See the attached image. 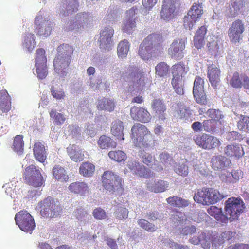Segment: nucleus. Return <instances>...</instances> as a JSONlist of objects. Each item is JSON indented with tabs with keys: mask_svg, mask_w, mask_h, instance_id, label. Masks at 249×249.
<instances>
[{
	"mask_svg": "<svg viewBox=\"0 0 249 249\" xmlns=\"http://www.w3.org/2000/svg\"><path fill=\"white\" fill-rule=\"evenodd\" d=\"M57 52L53 61L54 70L60 77H64L67 73V68L71 60L73 49L71 46L63 44L58 47Z\"/></svg>",
	"mask_w": 249,
	"mask_h": 249,
	"instance_id": "obj_1",
	"label": "nucleus"
},
{
	"mask_svg": "<svg viewBox=\"0 0 249 249\" xmlns=\"http://www.w3.org/2000/svg\"><path fill=\"white\" fill-rule=\"evenodd\" d=\"M160 43V38L159 35L152 34L149 35L140 44L139 55L144 60L155 56L162 50Z\"/></svg>",
	"mask_w": 249,
	"mask_h": 249,
	"instance_id": "obj_2",
	"label": "nucleus"
},
{
	"mask_svg": "<svg viewBox=\"0 0 249 249\" xmlns=\"http://www.w3.org/2000/svg\"><path fill=\"white\" fill-rule=\"evenodd\" d=\"M131 137L135 146L148 148L153 145V138L148 129L143 124H134L131 130Z\"/></svg>",
	"mask_w": 249,
	"mask_h": 249,
	"instance_id": "obj_3",
	"label": "nucleus"
},
{
	"mask_svg": "<svg viewBox=\"0 0 249 249\" xmlns=\"http://www.w3.org/2000/svg\"><path fill=\"white\" fill-rule=\"evenodd\" d=\"M92 18V15L89 12H79L71 21L66 23L63 28L66 31L72 30L77 32L81 31L90 24Z\"/></svg>",
	"mask_w": 249,
	"mask_h": 249,
	"instance_id": "obj_4",
	"label": "nucleus"
},
{
	"mask_svg": "<svg viewBox=\"0 0 249 249\" xmlns=\"http://www.w3.org/2000/svg\"><path fill=\"white\" fill-rule=\"evenodd\" d=\"M188 70L189 68L181 63L173 66V79L171 83L175 91L178 94L181 95L184 93L182 78Z\"/></svg>",
	"mask_w": 249,
	"mask_h": 249,
	"instance_id": "obj_5",
	"label": "nucleus"
},
{
	"mask_svg": "<svg viewBox=\"0 0 249 249\" xmlns=\"http://www.w3.org/2000/svg\"><path fill=\"white\" fill-rule=\"evenodd\" d=\"M245 208L243 200L239 198L231 197L225 202V217L232 221L237 219Z\"/></svg>",
	"mask_w": 249,
	"mask_h": 249,
	"instance_id": "obj_6",
	"label": "nucleus"
},
{
	"mask_svg": "<svg viewBox=\"0 0 249 249\" xmlns=\"http://www.w3.org/2000/svg\"><path fill=\"white\" fill-rule=\"evenodd\" d=\"M40 213L42 216L53 218L59 216L62 211L61 206L58 202L51 197H48L38 204Z\"/></svg>",
	"mask_w": 249,
	"mask_h": 249,
	"instance_id": "obj_7",
	"label": "nucleus"
},
{
	"mask_svg": "<svg viewBox=\"0 0 249 249\" xmlns=\"http://www.w3.org/2000/svg\"><path fill=\"white\" fill-rule=\"evenodd\" d=\"M194 200L203 205L214 204L221 199L219 193L213 188L198 190L194 196Z\"/></svg>",
	"mask_w": 249,
	"mask_h": 249,
	"instance_id": "obj_8",
	"label": "nucleus"
},
{
	"mask_svg": "<svg viewBox=\"0 0 249 249\" xmlns=\"http://www.w3.org/2000/svg\"><path fill=\"white\" fill-rule=\"evenodd\" d=\"M203 13L202 3H194L183 18L184 26L186 29H192L194 23L199 20Z\"/></svg>",
	"mask_w": 249,
	"mask_h": 249,
	"instance_id": "obj_9",
	"label": "nucleus"
},
{
	"mask_svg": "<svg viewBox=\"0 0 249 249\" xmlns=\"http://www.w3.org/2000/svg\"><path fill=\"white\" fill-rule=\"evenodd\" d=\"M16 223L22 231L31 233L35 227L34 219L26 211H21L15 217Z\"/></svg>",
	"mask_w": 249,
	"mask_h": 249,
	"instance_id": "obj_10",
	"label": "nucleus"
},
{
	"mask_svg": "<svg viewBox=\"0 0 249 249\" xmlns=\"http://www.w3.org/2000/svg\"><path fill=\"white\" fill-rule=\"evenodd\" d=\"M128 71L129 73L128 80L129 86L138 90L142 89L145 84L143 72L135 66L129 67Z\"/></svg>",
	"mask_w": 249,
	"mask_h": 249,
	"instance_id": "obj_11",
	"label": "nucleus"
},
{
	"mask_svg": "<svg viewBox=\"0 0 249 249\" xmlns=\"http://www.w3.org/2000/svg\"><path fill=\"white\" fill-rule=\"evenodd\" d=\"M24 178L28 184L34 187H39L43 184V178L40 172L34 165H31L26 168Z\"/></svg>",
	"mask_w": 249,
	"mask_h": 249,
	"instance_id": "obj_12",
	"label": "nucleus"
},
{
	"mask_svg": "<svg viewBox=\"0 0 249 249\" xmlns=\"http://www.w3.org/2000/svg\"><path fill=\"white\" fill-rule=\"evenodd\" d=\"M193 139L197 145L204 149H214L220 144L216 137L207 134H203L202 136L196 135L193 137Z\"/></svg>",
	"mask_w": 249,
	"mask_h": 249,
	"instance_id": "obj_13",
	"label": "nucleus"
},
{
	"mask_svg": "<svg viewBox=\"0 0 249 249\" xmlns=\"http://www.w3.org/2000/svg\"><path fill=\"white\" fill-rule=\"evenodd\" d=\"M138 11V9L134 7L127 11L122 25V30L123 32L131 34L134 32L136 28V19L137 18Z\"/></svg>",
	"mask_w": 249,
	"mask_h": 249,
	"instance_id": "obj_14",
	"label": "nucleus"
},
{
	"mask_svg": "<svg viewBox=\"0 0 249 249\" xmlns=\"http://www.w3.org/2000/svg\"><path fill=\"white\" fill-rule=\"evenodd\" d=\"M102 182L104 188L109 192L121 188V179L110 171L104 172L102 176Z\"/></svg>",
	"mask_w": 249,
	"mask_h": 249,
	"instance_id": "obj_15",
	"label": "nucleus"
},
{
	"mask_svg": "<svg viewBox=\"0 0 249 249\" xmlns=\"http://www.w3.org/2000/svg\"><path fill=\"white\" fill-rule=\"evenodd\" d=\"M249 7V0H235L231 1L225 10V15L229 18L235 17Z\"/></svg>",
	"mask_w": 249,
	"mask_h": 249,
	"instance_id": "obj_16",
	"label": "nucleus"
},
{
	"mask_svg": "<svg viewBox=\"0 0 249 249\" xmlns=\"http://www.w3.org/2000/svg\"><path fill=\"white\" fill-rule=\"evenodd\" d=\"M244 30L245 25L242 20L238 19L234 21L228 30L230 40L233 43L239 42L242 39Z\"/></svg>",
	"mask_w": 249,
	"mask_h": 249,
	"instance_id": "obj_17",
	"label": "nucleus"
},
{
	"mask_svg": "<svg viewBox=\"0 0 249 249\" xmlns=\"http://www.w3.org/2000/svg\"><path fill=\"white\" fill-rule=\"evenodd\" d=\"M114 29L111 27H106L100 33V48L105 51L111 49L113 46L112 36L114 35Z\"/></svg>",
	"mask_w": 249,
	"mask_h": 249,
	"instance_id": "obj_18",
	"label": "nucleus"
},
{
	"mask_svg": "<svg viewBox=\"0 0 249 249\" xmlns=\"http://www.w3.org/2000/svg\"><path fill=\"white\" fill-rule=\"evenodd\" d=\"M204 80L196 76L194 82L193 94L196 102L201 105H206L207 99L204 91Z\"/></svg>",
	"mask_w": 249,
	"mask_h": 249,
	"instance_id": "obj_19",
	"label": "nucleus"
},
{
	"mask_svg": "<svg viewBox=\"0 0 249 249\" xmlns=\"http://www.w3.org/2000/svg\"><path fill=\"white\" fill-rule=\"evenodd\" d=\"M186 38H178L171 44L168 49V54L172 58L181 59L184 56Z\"/></svg>",
	"mask_w": 249,
	"mask_h": 249,
	"instance_id": "obj_20",
	"label": "nucleus"
},
{
	"mask_svg": "<svg viewBox=\"0 0 249 249\" xmlns=\"http://www.w3.org/2000/svg\"><path fill=\"white\" fill-rule=\"evenodd\" d=\"M35 23L36 26L37 33L39 36L46 37L50 35L53 27V23L50 21L38 15L36 17Z\"/></svg>",
	"mask_w": 249,
	"mask_h": 249,
	"instance_id": "obj_21",
	"label": "nucleus"
},
{
	"mask_svg": "<svg viewBox=\"0 0 249 249\" xmlns=\"http://www.w3.org/2000/svg\"><path fill=\"white\" fill-rule=\"evenodd\" d=\"M130 115L133 120L144 123L149 122L151 119L150 114L146 109L135 106L131 107Z\"/></svg>",
	"mask_w": 249,
	"mask_h": 249,
	"instance_id": "obj_22",
	"label": "nucleus"
},
{
	"mask_svg": "<svg viewBox=\"0 0 249 249\" xmlns=\"http://www.w3.org/2000/svg\"><path fill=\"white\" fill-rule=\"evenodd\" d=\"M169 187V183L161 179H149L146 181L147 189L153 192L161 193Z\"/></svg>",
	"mask_w": 249,
	"mask_h": 249,
	"instance_id": "obj_23",
	"label": "nucleus"
},
{
	"mask_svg": "<svg viewBox=\"0 0 249 249\" xmlns=\"http://www.w3.org/2000/svg\"><path fill=\"white\" fill-rule=\"evenodd\" d=\"M176 0H163L160 15L164 20H170L174 17Z\"/></svg>",
	"mask_w": 249,
	"mask_h": 249,
	"instance_id": "obj_24",
	"label": "nucleus"
},
{
	"mask_svg": "<svg viewBox=\"0 0 249 249\" xmlns=\"http://www.w3.org/2000/svg\"><path fill=\"white\" fill-rule=\"evenodd\" d=\"M78 0H65L59 10V15L62 17H66L71 15L78 10Z\"/></svg>",
	"mask_w": 249,
	"mask_h": 249,
	"instance_id": "obj_25",
	"label": "nucleus"
},
{
	"mask_svg": "<svg viewBox=\"0 0 249 249\" xmlns=\"http://www.w3.org/2000/svg\"><path fill=\"white\" fill-rule=\"evenodd\" d=\"M190 242L194 245L200 244L204 249H210L212 242L211 234L202 232L198 237L194 236L190 239Z\"/></svg>",
	"mask_w": 249,
	"mask_h": 249,
	"instance_id": "obj_26",
	"label": "nucleus"
},
{
	"mask_svg": "<svg viewBox=\"0 0 249 249\" xmlns=\"http://www.w3.org/2000/svg\"><path fill=\"white\" fill-rule=\"evenodd\" d=\"M220 72L219 69L215 65L212 64L208 67V77L212 86L214 89L217 88L219 84Z\"/></svg>",
	"mask_w": 249,
	"mask_h": 249,
	"instance_id": "obj_27",
	"label": "nucleus"
},
{
	"mask_svg": "<svg viewBox=\"0 0 249 249\" xmlns=\"http://www.w3.org/2000/svg\"><path fill=\"white\" fill-rule=\"evenodd\" d=\"M128 167L133 174L139 176L146 178L150 176L149 170L146 169L143 165L141 164L135 160L129 161Z\"/></svg>",
	"mask_w": 249,
	"mask_h": 249,
	"instance_id": "obj_28",
	"label": "nucleus"
},
{
	"mask_svg": "<svg viewBox=\"0 0 249 249\" xmlns=\"http://www.w3.org/2000/svg\"><path fill=\"white\" fill-rule=\"evenodd\" d=\"M140 158L143 163L152 168L157 171L163 170V167L161 165H157L155 158L151 154L146 152L144 150H141L138 154Z\"/></svg>",
	"mask_w": 249,
	"mask_h": 249,
	"instance_id": "obj_29",
	"label": "nucleus"
},
{
	"mask_svg": "<svg viewBox=\"0 0 249 249\" xmlns=\"http://www.w3.org/2000/svg\"><path fill=\"white\" fill-rule=\"evenodd\" d=\"M69 190L76 194H80V196H84L89 192V187L84 182L77 181L71 183L69 186Z\"/></svg>",
	"mask_w": 249,
	"mask_h": 249,
	"instance_id": "obj_30",
	"label": "nucleus"
},
{
	"mask_svg": "<svg viewBox=\"0 0 249 249\" xmlns=\"http://www.w3.org/2000/svg\"><path fill=\"white\" fill-rule=\"evenodd\" d=\"M225 154L229 157L239 158L244 154L243 147L239 144L228 145L224 150Z\"/></svg>",
	"mask_w": 249,
	"mask_h": 249,
	"instance_id": "obj_31",
	"label": "nucleus"
},
{
	"mask_svg": "<svg viewBox=\"0 0 249 249\" xmlns=\"http://www.w3.org/2000/svg\"><path fill=\"white\" fill-rule=\"evenodd\" d=\"M211 163L212 167L214 170H218L228 166L230 163V161L223 156L217 155L212 158Z\"/></svg>",
	"mask_w": 249,
	"mask_h": 249,
	"instance_id": "obj_32",
	"label": "nucleus"
},
{
	"mask_svg": "<svg viewBox=\"0 0 249 249\" xmlns=\"http://www.w3.org/2000/svg\"><path fill=\"white\" fill-rule=\"evenodd\" d=\"M67 152L70 158L75 162L80 161L84 159V151L75 145L68 147Z\"/></svg>",
	"mask_w": 249,
	"mask_h": 249,
	"instance_id": "obj_33",
	"label": "nucleus"
},
{
	"mask_svg": "<svg viewBox=\"0 0 249 249\" xmlns=\"http://www.w3.org/2000/svg\"><path fill=\"white\" fill-rule=\"evenodd\" d=\"M11 98L6 90L0 91V108L4 112H8L11 108Z\"/></svg>",
	"mask_w": 249,
	"mask_h": 249,
	"instance_id": "obj_34",
	"label": "nucleus"
},
{
	"mask_svg": "<svg viewBox=\"0 0 249 249\" xmlns=\"http://www.w3.org/2000/svg\"><path fill=\"white\" fill-rule=\"evenodd\" d=\"M33 151L36 159L41 162H43L46 158L44 145L39 142H36L34 144Z\"/></svg>",
	"mask_w": 249,
	"mask_h": 249,
	"instance_id": "obj_35",
	"label": "nucleus"
},
{
	"mask_svg": "<svg viewBox=\"0 0 249 249\" xmlns=\"http://www.w3.org/2000/svg\"><path fill=\"white\" fill-rule=\"evenodd\" d=\"M124 125L123 122L119 120H116L112 123L111 126V133L117 137L118 139H124L123 134Z\"/></svg>",
	"mask_w": 249,
	"mask_h": 249,
	"instance_id": "obj_36",
	"label": "nucleus"
},
{
	"mask_svg": "<svg viewBox=\"0 0 249 249\" xmlns=\"http://www.w3.org/2000/svg\"><path fill=\"white\" fill-rule=\"evenodd\" d=\"M235 235V232L231 231H226L221 234L218 239L212 236V245L213 248H216L218 245L224 243L225 241H229L232 239Z\"/></svg>",
	"mask_w": 249,
	"mask_h": 249,
	"instance_id": "obj_37",
	"label": "nucleus"
},
{
	"mask_svg": "<svg viewBox=\"0 0 249 249\" xmlns=\"http://www.w3.org/2000/svg\"><path fill=\"white\" fill-rule=\"evenodd\" d=\"M235 119L238 120L237 126L239 130L249 133V117L234 113Z\"/></svg>",
	"mask_w": 249,
	"mask_h": 249,
	"instance_id": "obj_38",
	"label": "nucleus"
},
{
	"mask_svg": "<svg viewBox=\"0 0 249 249\" xmlns=\"http://www.w3.org/2000/svg\"><path fill=\"white\" fill-rule=\"evenodd\" d=\"M98 146L102 149H106L109 148H114L116 147V142L109 137L106 135H102L100 137L98 142Z\"/></svg>",
	"mask_w": 249,
	"mask_h": 249,
	"instance_id": "obj_39",
	"label": "nucleus"
},
{
	"mask_svg": "<svg viewBox=\"0 0 249 249\" xmlns=\"http://www.w3.org/2000/svg\"><path fill=\"white\" fill-rule=\"evenodd\" d=\"M97 107L99 110L111 112L114 110V103L112 100L108 98L98 99L97 102Z\"/></svg>",
	"mask_w": 249,
	"mask_h": 249,
	"instance_id": "obj_40",
	"label": "nucleus"
},
{
	"mask_svg": "<svg viewBox=\"0 0 249 249\" xmlns=\"http://www.w3.org/2000/svg\"><path fill=\"white\" fill-rule=\"evenodd\" d=\"M73 215L81 223L85 224L91 218V215L89 214L87 211L84 208L80 207L75 210Z\"/></svg>",
	"mask_w": 249,
	"mask_h": 249,
	"instance_id": "obj_41",
	"label": "nucleus"
},
{
	"mask_svg": "<svg viewBox=\"0 0 249 249\" xmlns=\"http://www.w3.org/2000/svg\"><path fill=\"white\" fill-rule=\"evenodd\" d=\"M53 178L61 182L66 181L68 178V176L64 168L59 165L55 166L53 169Z\"/></svg>",
	"mask_w": 249,
	"mask_h": 249,
	"instance_id": "obj_42",
	"label": "nucleus"
},
{
	"mask_svg": "<svg viewBox=\"0 0 249 249\" xmlns=\"http://www.w3.org/2000/svg\"><path fill=\"white\" fill-rule=\"evenodd\" d=\"M95 171V166L89 162L82 163L79 168V172L85 177H89L93 175Z\"/></svg>",
	"mask_w": 249,
	"mask_h": 249,
	"instance_id": "obj_43",
	"label": "nucleus"
},
{
	"mask_svg": "<svg viewBox=\"0 0 249 249\" xmlns=\"http://www.w3.org/2000/svg\"><path fill=\"white\" fill-rule=\"evenodd\" d=\"M130 44L127 40L124 39L121 41L117 47V53L119 57L123 58L126 57L129 51Z\"/></svg>",
	"mask_w": 249,
	"mask_h": 249,
	"instance_id": "obj_44",
	"label": "nucleus"
},
{
	"mask_svg": "<svg viewBox=\"0 0 249 249\" xmlns=\"http://www.w3.org/2000/svg\"><path fill=\"white\" fill-rule=\"evenodd\" d=\"M186 159H182L174 167L175 172L178 174L185 177L188 174V167Z\"/></svg>",
	"mask_w": 249,
	"mask_h": 249,
	"instance_id": "obj_45",
	"label": "nucleus"
},
{
	"mask_svg": "<svg viewBox=\"0 0 249 249\" xmlns=\"http://www.w3.org/2000/svg\"><path fill=\"white\" fill-rule=\"evenodd\" d=\"M24 142L22 135H17L13 141V149L18 155H21L23 151Z\"/></svg>",
	"mask_w": 249,
	"mask_h": 249,
	"instance_id": "obj_46",
	"label": "nucleus"
},
{
	"mask_svg": "<svg viewBox=\"0 0 249 249\" xmlns=\"http://www.w3.org/2000/svg\"><path fill=\"white\" fill-rule=\"evenodd\" d=\"M178 108L176 111L175 116L180 119L189 117L191 114V110L184 105L179 104L177 105Z\"/></svg>",
	"mask_w": 249,
	"mask_h": 249,
	"instance_id": "obj_47",
	"label": "nucleus"
},
{
	"mask_svg": "<svg viewBox=\"0 0 249 249\" xmlns=\"http://www.w3.org/2000/svg\"><path fill=\"white\" fill-rule=\"evenodd\" d=\"M35 45V41L34 34L30 33H27L24 37L23 47L30 51L34 48Z\"/></svg>",
	"mask_w": 249,
	"mask_h": 249,
	"instance_id": "obj_48",
	"label": "nucleus"
},
{
	"mask_svg": "<svg viewBox=\"0 0 249 249\" xmlns=\"http://www.w3.org/2000/svg\"><path fill=\"white\" fill-rule=\"evenodd\" d=\"M172 219L176 226L187 224L188 221L186 216L180 212H177L172 215Z\"/></svg>",
	"mask_w": 249,
	"mask_h": 249,
	"instance_id": "obj_49",
	"label": "nucleus"
},
{
	"mask_svg": "<svg viewBox=\"0 0 249 249\" xmlns=\"http://www.w3.org/2000/svg\"><path fill=\"white\" fill-rule=\"evenodd\" d=\"M169 66L165 62H160L155 67L156 74L160 76H166L169 71Z\"/></svg>",
	"mask_w": 249,
	"mask_h": 249,
	"instance_id": "obj_50",
	"label": "nucleus"
},
{
	"mask_svg": "<svg viewBox=\"0 0 249 249\" xmlns=\"http://www.w3.org/2000/svg\"><path fill=\"white\" fill-rule=\"evenodd\" d=\"M151 107L155 113L165 112L166 107L164 104L160 99H155L151 103Z\"/></svg>",
	"mask_w": 249,
	"mask_h": 249,
	"instance_id": "obj_51",
	"label": "nucleus"
},
{
	"mask_svg": "<svg viewBox=\"0 0 249 249\" xmlns=\"http://www.w3.org/2000/svg\"><path fill=\"white\" fill-rule=\"evenodd\" d=\"M108 155L110 159L117 162L124 160L126 159V154L121 150L110 151Z\"/></svg>",
	"mask_w": 249,
	"mask_h": 249,
	"instance_id": "obj_52",
	"label": "nucleus"
},
{
	"mask_svg": "<svg viewBox=\"0 0 249 249\" xmlns=\"http://www.w3.org/2000/svg\"><path fill=\"white\" fill-rule=\"evenodd\" d=\"M138 224L142 228L148 232H153L157 229V227L155 225L150 223L144 219H139L138 221Z\"/></svg>",
	"mask_w": 249,
	"mask_h": 249,
	"instance_id": "obj_53",
	"label": "nucleus"
},
{
	"mask_svg": "<svg viewBox=\"0 0 249 249\" xmlns=\"http://www.w3.org/2000/svg\"><path fill=\"white\" fill-rule=\"evenodd\" d=\"M206 113L207 116L211 119V120L215 121L216 122L217 121L220 120L224 117L221 111L219 109H209Z\"/></svg>",
	"mask_w": 249,
	"mask_h": 249,
	"instance_id": "obj_54",
	"label": "nucleus"
},
{
	"mask_svg": "<svg viewBox=\"0 0 249 249\" xmlns=\"http://www.w3.org/2000/svg\"><path fill=\"white\" fill-rule=\"evenodd\" d=\"M87 82L90 88L94 91L99 89L103 85L101 80L92 77H90Z\"/></svg>",
	"mask_w": 249,
	"mask_h": 249,
	"instance_id": "obj_55",
	"label": "nucleus"
},
{
	"mask_svg": "<svg viewBox=\"0 0 249 249\" xmlns=\"http://www.w3.org/2000/svg\"><path fill=\"white\" fill-rule=\"evenodd\" d=\"M35 65L37 77L41 79L45 78L48 74L46 64H40L38 63Z\"/></svg>",
	"mask_w": 249,
	"mask_h": 249,
	"instance_id": "obj_56",
	"label": "nucleus"
},
{
	"mask_svg": "<svg viewBox=\"0 0 249 249\" xmlns=\"http://www.w3.org/2000/svg\"><path fill=\"white\" fill-rule=\"evenodd\" d=\"M50 117L54 119V121L57 124H62L66 120L65 116L54 110H52L50 112Z\"/></svg>",
	"mask_w": 249,
	"mask_h": 249,
	"instance_id": "obj_57",
	"label": "nucleus"
},
{
	"mask_svg": "<svg viewBox=\"0 0 249 249\" xmlns=\"http://www.w3.org/2000/svg\"><path fill=\"white\" fill-rule=\"evenodd\" d=\"M216 122L213 120H205L203 122V128L207 132H214L216 128Z\"/></svg>",
	"mask_w": 249,
	"mask_h": 249,
	"instance_id": "obj_58",
	"label": "nucleus"
},
{
	"mask_svg": "<svg viewBox=\"0 0 249 249\" xmlns=\"http://www.w3.org/2000/svg\"><path fill=\"white\" fill-rule=\"evenodd\" d=\"M45 51L43 49H39L36 52V58L35 59V65L37 63H40V64H46L47 59L45 56Z\"/></svg>",
	"mask_w": 249,
	"mask_h": 249,
	"instance_id": "obj_59",
	"label": "nucleus"
},
{
	"mask_svg": "<svg viewBox=\"0 0 249 249\" xmlns=\"http://www.w3.org/2000/svg\"><path fill=\"white\" fill-rule=\"evenodd\" d=\"M115 215L119 219H126L128 217V211L126 208L120 206L116 209Z\"/></svg>",
	"mask_w": 249,
	"mask_h": 249,
	"instance_id": "obj_60",
	"label": "nucleus"
},
{
	"mask_svg": "<svg viewBox=\"0 0 249 249\" xmlns=\"http://www.w3.org/2000/svg\"><path fill=\"white\" fill-rule=\"evenodd\" d=\"M68 134L73 138H78L80 135V129L76 124L69 125L68 128Z\"/></svg>",
	"mask_w": 249,
	"mask_h": 249,
	"instance_id": "obj_61",
	"label": "nucleus"
},
{
	"mask_svg": "<svg viewBox=\"0 0 249 249\" xmlns=\"http://www.w3.org/2000/svg\"><path fill=\"white\" fill-rule=\"evenodd\" d=\"M163 243L165 246H168L173 249H187V246L178 244L169 239L164 240Z\"/></svg>",
	"mask_w": 249,
	"mask_h": 249,
	"instance_id": "obj_62",
	"label": "nucleus"
},
{
	"mask_svg": "<svg viewBox=\"0 0 249 249\" xmlns=\"http://www.w3.org/2000/svg\"><path fill=\"white\" fill-rule=\"evenodd\" d=\"M207 47L208 51L212 54L218 52L219 49L217 41L215 40H210L207 44Z\"/></svg>",
	"mask_w": 249,
	"mask_h": 249,
	"instance_id": "obj_63",
	"label": "nucleus"
},
{
	"mask_svg": "<svg viewBox=\"0 0 249 249\" xmlns=\"http://www.w3.org/2000/svg\"><path fill=\"white\" fill-rule=\"evenodd\" d=\"M92 214L95 219L98 220L105 219L107 217L106 212L101 208L95 209L92 212Z\"/></svg>",
	"mask_w": 249,
	"mask_h": 249,
	"instance_id": "obj_64",
	"label": "nucleus"
}]
</instances>
